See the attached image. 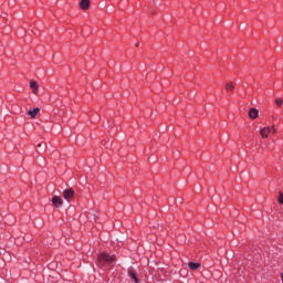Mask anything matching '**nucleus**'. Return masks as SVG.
I'll return each instance as SVG.
<instances>
[{"label": "nucleus", "mask_w": 283, "mask_h": 283, "mask_svg": "<svg viewBox=\"0 0 283 283\" xmlns=\"http://www.w3.org/2000/svg\"><path fill=\"white\" fill-rule=\"evenodd\" d=\"M115 261H116V255H109L104 252L97 256L96 264L97 266H109L112 262H115Z\"/></svg>", "instance_id": "f257e3e1"}, {"label": "nucleus", "mask_w": 283, "mask_h": 283, "mask_svg": "<svg viewBox=\"0 0 283 283\" xmlns=\"http://www.w3.org/2000/svg\"><path fill=\"white\" fill-rule=\"evenodd\" d=\"M150 14H156V12H155V11H151Z\"/></svg>", "instance_id": "2eb2a0df"}, {"label": "nucleus", "mask_w": 283, "mask_h": 283, "mask_svg": "<svg viewBox=\"0 0 283 283\" xmlns=\"http://www.w3.org/2000/svg\"><path fill=\"white\" fill-rule=\"evenodd\" d=\"M40 112H41V109L39 107H35L32 111L28 112V116H30V118H36V116H39Z\"/></svg>", "instance_id": "6e6552de"}, {"label": "nucleus", "mask_w": 283, "mask_h": 283, "mask_svg": "<svg viewBox=\"0 0 283 283\" xmlns=\"http://www.w3.org/2000/svg\"><path fill=\"white\" fill-rule=\"evenodd\" d=\"M277 130L275 129V126L272 127H263L260 129V135L262 138H269V134H276Z\"/></svg>", "instance_id": "f03ea898"}, {"label": "nucleus", "mask_w": 283, "mask_h": 283, "mask_svg": "<svg viewBox=\"0 0 283 283\" xmlns=\"http://www.w3.org/2000/svg\"><path fill=\"white\" fill-rule=\"evenodd\" d=\"M233 90H235V84H233V82H228L226 84V92H233Z\"/></svg>", "instance_id": "9d476101"}, {"label": "nucleus", "mask_w": 283, "mask_h": 283, "mask_svg": "<svg viewBox=\"0 0 283 283\" xmlns=\"http://www.w3.org/2000/svg\"><path fill=\"white\" fill-rule=\"evenodd\" d=\"M135 45H136V48H138L140 45V43L137 42Z\"/></svg>", "instance_id": "4468645a"}, {"label": "nucleus", "mask_w": 283, "mask_h": 283, "mask_svg": "<svg viewBox=\"0 0 283 283\" xmlns=\"http://www.w3.org/2000/svg\"><path fill=\"white\" fill-rule=\"evenodd\" d=\"M91 1L90 0H81L80 8L81 10H90Z\"/></svg>", "instance_id": "0eeeda50"}, {"label": "nucleus", "mask_w": 283, "mask_h": 283, "mask_svg": "<svg viewBox=\"0 0 283 283\" xmlns=\"http://www.w3.org/2000/svg\"><path fill=\"white\" fill-rule=\"evenodd\" d=\"M52 205L56 207V209H59V207H63V199L59 196H54L52 198Z\"/></svg>", "instance_id": "39448f33"}, {"label": "nucleus", "mask_w": 283, "mask_h": 283, "mask_svg": "<svg viewBox=\"0 0 283 283\" xmlns=\"http://www.w3.org/2000/svg\"><path fill=\"white\" fill-rule=\"evenodd\" d=\"M29 87L30 90H32V94H39V83H36V81L31 80L29 83Z\"/></svg>", "instance_id": "20e7f679"}, {"label": "nucleus", "mask_w": 283, "mask_h": 283, "mask_svg": "<svg viewBox=\"0 0 283 283\" xmlns=\"http://www.w3.org/2000/svg\"><path fill=\"white\" fill-rule=\"evenodd\" d=\"M38 147H41V144H39Z\"/></svg>", "instance_id": "dca6fc26"}, {"label": "nucleus", "mask_w": 283, "mask_h": 283, "mask_svg": "<svg viewBox=\"0 0 283 283\" xmlns=\"http://www.w3.org/2000/svg\"><path fill=\"white\" fill-rule=\"evenodd\" d=\"M274 103H275V105H277V107H282V105H283V99L280 98V97H277V98L274 99Z\"/></svg>", "instance_id": "f8f14e48"}, {"label": "nucleus", "mask_w": 283, "mask_h": 283, "mask_svg": "<svg viewBox=\"0 0 283 283\" xmlns=\"http://www.w3.org/2000/svg\"><path fill=\"white\" fill-rule=\"evenodd\" d=\"M62 196H63L64 200H67V202H70V200H72V198H74V189L69 188V189L63 190Z\"/></svg>", "instance_id": "7ed1b4c3"}, {"label": "nucleus", "mask_w": 283, "mask_h": 283, "mask_svg": "<svg viewBox=\"0 0 283 283\" xmlns=\"http://www.w3.org/2000/svg\"><path fill=\"white\" fill-rule=\"evenodd\" d=\"M188 266L191 271H198V269H200V263L189 262Z\"/></svg>", "instance_id": "1a4fd4ad"}, {"label": "nucleus", "mask_w": 283, "mask_h": 283, "mask_svg": "<svg viewBox=\"0 0 283 283\" xmlns=\"http://www.w3.org/2000/svg\"><path fill=\"white\" fill-rule=\"evenodd\" d=\"M258 116H260V111H258L256 108H251L249 111V117L252 119V120H255V118H258Z\"/></svg>", "instance_id": "423d86ee"}, {"label": "nucleus", "mask_w": 283, "mask_h": 283, "mask_svg": "<svg viewBox=\"0 0 283 283\" xmlns=\"http://www.w3.org/2000/svg\"><path fill=\"white\" fill-rule=\"evenodd\" d=\"M277 202H280V205H283V193L282 192H279Z\"/></svg>", "instance_id": "ddd939ff"}, {"label": "nucleus", "mask_w": 283, "mask_h": 283, "mask_svg": "<svg viewBox=\"0 0 283 283\" xmlns=\"http://www.w3.org/2000/svg\"><path fill=\"white\" fill-rule=\"evenodd\" d=\"M128 276L134 279L135 283H138V276H136L134 270H132V269L128 270Z\"/></svg>", "instance_id": "9b49d317"}]
</instances>
